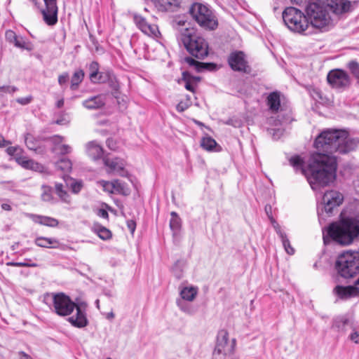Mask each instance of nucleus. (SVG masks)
Wrapping results in <instances>:
<instances>
[{"label":"nucleus","mask_w":359,"mask_h":359,"mask_svg":"<svg viewBox=\"0 0 359 359\" xmlns=\"http://www.w3.org/2000/svg\"><path fill=\"white\" fill-rule=\"evenodd\" d=\"M290 164L296 171H301L313 190H318L329 185L336 178V158L325 154L320 150L311 155L306 167H304V161L299 156L291 157Z\"/></svg>","instance_id":"f257e3e1"},{"label":"nucleus","mask_w":359,"mask_h":359,"mask_svg":"<svg viewBox=\"0 0 359 359\" xmlns=\"http://www.w3.org/2000/svg\"><path fill=\"white\" fill-rule=\"evenodd\" d=\"M352 10V4L348 0H316L306 7V18L311 28L327 29L332 25L329 11L339 15Z\"/></svg>","instance_id":"f03ea898"},{"label":"nucleus","mask_w":359,"mask_h":359,"mask_svg":"<svg viewBox=\"0 0 359 359\" xmlns=\"http://www.w3.org/2000/svg\"><path fill=\"white\" fill-rule=\"evenodd\" d=\"M358 144V140L348 137L344 130H327L322 132L316 137L314 147L325 154L332 156L334 152H350L354 150Z\"/></svg>","instance_id":"7ed1b4c3"},{"label":"nucleus","mask_w":359,"mask_h":359,"mask_svg":"<svg viewBox=\"0 0 359 359\" xmlns=\"http://www.w3.org/2000/svg\"><path fill=\"white\" fill-rule=\"evenodd\" d=\"M53 304L55 312L61 316L70 315L74 309L76 313L68 318V321L76 327L83 328L88 325V320L85 311L81 306L73 302L69 297L64 293H57L53 295Z\"/></svg>","instance_id":"20e7f679"},{"label":"nucleus","mask_w":359,"mask_h":359,"mask_svg":"<svg viewBox=\"0 0 359 359\" xmlns=\"http://www.w3.org/2000/svg\"><path fill=\"white\" fill-rule=\"evenodd\" d=\"M327 236L341 245H350L359 236V219L346 218L340 223H332L327 227Z\"/></svg>","instance_id":"39448f33"},{"label":"nucleus","mask_w":359,"mask_h":359,"mask_svg":"<svg viewBox=\"0 0 359 359\" xmlns=\"http://www.w3.org/2000/svg\"><path fill=\"white\" fill-rule=\"evenodd\" d=\"M177 39L187 52L197 59H203L208 55V44L205 39L191 29L186 28L179 32Z\"/></svg>","instance_id":"423d86ee"},{"label":"nucleus","mask_w":359,"mask_h":359,"mask_svg":"<svg viewBox=\"0 0 359 359\" xmlns=\"http://www.w3.org/2000/svg\"><path fill=\"white\" fill-rule=\"evenodd\" d=\"M334 268L341 277L346 279L353 278L359 273V252L346 251L340 254Z\"/></svg>","instance_id":"0eeeda50"},{"label":"nucleus","mask_w":359,"mask_h":359,"mask_svg":"<svg viewBox=\"0 0 359 359\" xmlns=\"http://www.w3.org/2000/svg\"><path fill=\"white\" fill-rule=\"evenodd\" d=\"M189 13L194 20L202 27L215 29L217 26L216 17L207 6L199 3L194 4Z\"/></svg>","instance_id":"6e6552de"},{"label":"nucleus","mask_w":359,"mask_h":359,"mask_svg":"<svg viewBox=\"0 0 359 359\" xmlns=\"http://www.w3.org/2000/svg\"><path fill=\"white\" fill-rule=\"evenodd\" d=\"M88 71V77L90 81L93 83H106L116 90V78L112 70L109 69H104L100 71V65L97 61H93L87 65Z\"/></svg>","instance_id":"1a4fd4ad"},{"label":"nucleus","mask_w":359,"mask_h":359,"mask_svg":"<svg viewBox=\"0 0 359 359\" xmlns=\"http://www.w3.org/2000/svg\"><path fill=\"white\" fill-rule=\"evenodd\" d=\"M236 340L229 341V334L226 330L219 331L217 344L212 353V359H229L234 351Z\"/></svg>","instance_id":"9d476101"},{"label":"nucleus","mask_w":359,"mask_h":359,"mask_svg":"<svg viewBox=\"0 0 359 359\" xmlns=\"http://www.w3.org/2000/svg\"><path fill=\"white\" fill-rule=\"evenodd\" d=\"M327 79L333 88H346L350 86L351 79L349 74L341 69H335L329 72Z\"/></svg>","instance_id":"9b49d317"},{"label":"nucleus","mask_w":359,"mask_h":359,"mask_svg":"<svg viewBox=\"0 0 359 359\" xmlns=\"http://www.w3.org/2000/svg\"><path fill=\"white\" fill-rule=\"evenodd\" d=\"M228 63L231 68L237 72L249 73L251 71L243 51L236 50L232 52L228 57Z\"/></svg>","instance_id":"f8f14e48"},{"label":"nucleus","mask_w":359,"mask_h":359,"mask_svg":"<svg viewBox=\"0 0 359 359\" xmlns=\"http://www.w3.org/2000/svg\"><path fill=\"white\" fill-rule=\"evenodd\" d=\"M343 196L337 191L331 190L324 194L323 202L326 213L330 216L332 214L334 208L339 206L343 201Z\"/></svg>","instance_id":"ddd939ff"},{"label":"nucleus","mask_w":359,"mask_h":359,"mask_svg":"<svg viewBox=\"0 0 359 359\" xmlns=\"http://www.w3.org/2000/svg\"><path fill=\"white\" fill-rule=\"evenodd\" d=\"M103 163L107 167L108 173H116L121 177L127 175V171L124 169L126 162L123 159L118 157L112 158L104 157Z\"/></svg>","instance_id":"4468645a"},{"label":"nucleus","mask_w":359,"mask_h":359,"mask_svg":"<svg viewBox=\"0 0 359 359\" xmlns=\"http://www.w3.org/2000/svg\"><path fill=\"white\" fill-rule=\"evenodd\" d=\"M46 8L41 10L43 20L48 25L57 22V6L56 0H43Z\"/></svg>","instance_id":"2eb2a0df"},{"label":"nucleus","mask_w":359,"mask_h":359,"mask_svg":"<svg viewBox=\"0 0 359 359\" xmlns=\"http://www.w3.org/2000/svg\"><path fill=\"white\" fill-rule=\"evenodd\" d=\"M183 61L198 72H217L220 67L219 65L216 63L198 62L191 57H184Z\"/></svg>","instance_id":"dca6fc26"},{"label":"nucleus","mask_w":359,"mask_h":359,"mask_svg":"<svg viewBox=\"0 0 359 359\" xmlns=\"http://www.w3.org/2000/svg\"><path fill=\"white\" fill-rule=\"evenodd\" d=\"M288 29L294 32L303 34L311 33V28L306 16L304 14L301 20H295L292 24L287 26Z\"/></svg>","instance_id":"f3484780"},{"label":"nucleus","mask_w":359,"mask_h":359,"mask_svg":"<svg viewBox=\"0 0 359 359\" xmlns=\"http://www.w3.org/2000/svg\"><path fill=\"white\" fill-rule=\"evenodd\" d=\"M133 20L136 26L147 35L155 34L157 27L155 25L149 24L146 19L140 15L135 14Z\"/></svg>","instance_id":"a211bd4d"},{"label":"nucleus","mask_w":359,"mask_h":359,"mask_svg":"<svg viewBox=\"0 0 359 359\" xmlns=\"http://www.w3.org/2000/svg\"><path fill=\"white\" fill-rule=\"evenodd\" d=\"M285 97L279 91H272L267 97L266 104L270 111L276 113L280 109L281 103L283 102Z\"/></svg>","instance_id":"6ab92c4d"},{"label":"nucleus","mask_w":359,"mask_h":359,"mask_svg":"<svg viewBox=\"0 0 359 359\" xmlns=\"http://www.w3.org/2000/svg\"><path fill=\"white\" fill-rule=\"evenodd\" d=\"M304 13H302L300 10L294 8V7H287L283 12V20L285 22V25L287 27L290 24H292L293 21L295 20H301L302 19V15Z\"/></svg>","instance_id":"aec40b11"},{"label":"nucleus","mask_w":359,"mask_h":359,"mask_svg":"<svg viewBox=\"0 0 359 359\" xmlns=\"http://www.w3.org/2000/svg\"><path fill=\"white\" fill-rule=\"evenodd\" d=\"M106 102V96L100 94L93 96L83 102V105L88 109H97L104 105Z\"/></svg>","instance_id":"412c9836"},{"label":"nucleus","mask_w":359,"mask_h":359,"mask_svg":"<svg viewBox=\"0 0 359 359\" xmlns=\"http://www.w3.org/2000/svg\"><path fill=\"white\" fill-rule=\"evenodd\" d=\"M17 163L26 169H29L36 172H42L45 168L43 165L34 161L32 159H27L25 157L17 158Z\"/></svg>","instance_id":"4be33fe9"},{"label":"nucleus","mask_w":359,"mask_h":359,"mask_svg":"<svg viewBox=\"0 0 359 359\" xmlns=\"http://www.w3.org/2000/svg\"><path fill=\"white\" fill-rule=\"evenodd\" d=\"M180 5V0H156V6L161 11H174Z\"/></svg>","instance_id":"5701e85b"},{"label":"nucleus","mask_w":359,"mask_h":359,"mask_svg":"<svg viewBox=\"0 0 359 359\" xmlns=\"http://www.w3.org/2000/svg\"><path fill=\"white\" fill-rule=\"evenodd\" d=\"M86 151L88 155L93 159L96 160L102 157L103 149L95 141H92L86 144Z\"/></svg>","instance_id":"b1692460"},{"label":"nucleus","mask_w":359,"mask_h":359,"mask_svg":"<svg viewBox=\"0 0 359 359\" xmlns=\"http://www.w3.org/2000/svg\"><path fill=\"white\" fill-rule=\"evenodd\" d=\"M201 147L208 151H220L222 147L210 136L203 137L201 140Z\"/></svg>","instance_id":"393cba45"},{"label":"nucleus","mask_w":359,"mask_h":359,"mask_svg":"<svg viewBox=\"0 0 359 359\" xmlns=\"http://www.w3.org/2000/svg\"><path fill=\"white\" fill-rule=\"evenodd\" d=\"M200 78L197 76H192L187 72L182 73V78L179 81V83H183L187 90H194L197 86L196 84L200 81Z\"/></svg>","instance_id":"a878e982"},{"label":"nucleus","mask_w":359,"mask_h":359,"mask_svg":"<svg viewBox=\"0 0 359 359\" xmlns=\"http://www.w3.org/2000/svg\"><path fill=\"white\" fill-rule=\"evenodd\" d=\"M30 217L35 223H38L50 227L57 226L59 224L58 221L56 219L50 217L41 216L37 215H31Z\"/></svg>","instance_id":"bb28decb"},{"label":"nucleus","mask_w":359,"mask_h":359,"mask_svg":"<svg viewBox=\"0 0 359 359\" xmlns=\"http://www.w3.org/2000/svg\"><path fill=\"white\" fill-rule=\"evenodd\" d=\"M170 228L173 235H177L182 228V219L176 212H170Z\"/></svg>","instance_id":"cd10ccee"},{"label":"nucleus","mask_w":359,"mask_h":359,"mask_svg":"<svg viewBox=\"0 0 359 359\" xmlns=\"http://www.w3.org/2000/svg\"><path fill=\"white\" fill-rule=\"evenodd\" d=\"M326 91H311V96L320 104L326 105L332 102L331 96L325 94Z\"/></svg>","instance_id":"c85d7f7f"},{"label":"nucleus","mask_w":359,"mask_h":359,"mask_svg":"<svg viewBox=\"0 0 359 359\" xmlns=\"http://www.w3.org/2000/svg\"><path fill=\"white\" fill-rule=\"evenodd\" d=\"M13 44L22 50L31 51L34 49V46L29 40L22 36L18 35L16 39L13 42Z\"/></svg>","instance_id":"c756f323"},{"label":"nucleus","mask_w":359,"mask_h":359,"mask_svg":"<svg viewBox=\"0 0 359 359\" xmlns=\"http://www.w3.org/2000/svg\"><path fill=\"white\" fill-rule=\"evenodd\" d=\"M84 76L85 72L82 69L79 68L76 69L70 79L71 88H78L79 84L83 81Z\"/></svg>","instance_id":"7c9ffc66"},{"label":"nucleus","mask_w":359,"mask_h":359,"mask_svg":"<svg viewBox=\"0 0 359 359\" xmlns=\"http://www.w3.org/2000/svg\"><path fill=\"white\" fill-rule=\"evenodd\" d=\"M93 230L102 240L106 241L111 238V231L104 226L95 224Z\"/></svg>","instance_id":"2f4dec72"},{"label":"nucleus","mask_w":359,"mask_h":359,"mask_svg":"<svg viewBox=\"0 0 359 359\" xmlns=\"http://www.w3.org/2000/svg\"><path fill=\"white\" fill-rule=\"evenodd\" d=\"M355 290V288L353 286L344 287L341 285H337L334 291L340 298H347L353 294Z\"/></svg>","instance_id":"473e14b6"},{"label":"nucleus","mask_w":359,"mask_h":359,"mask_svg":"<svg viewBox=\"0 0 359 359\" xmlns=\"http://www.w3.org/2000/svg\"><path fill=\"white\" fill-rule=\"evenodd\" d=\"M349 323V320L346 316H339L333 320L332 329L337 330L338 332H345L346 327Z\"/></svg>","instance_id":"72a5a7b5"},{"label":"nucleus","mask_w":359,"mask_h":359,"mask_svg":"<svg viewBox=\"0 0 359 359\" xmlns=\"http://www.w3.org/2000/svg\"><path fill=\"white\" fill-rule=\"evenodd\" d=\"M111 95L113 99L118 104L120 110H123L126 108V104L128 102V97L121 94V91H112Z\"/></svg>","instance_id":"f704fd0d"},{"label":"nucleus","mask_w":359,"mask_h":359,"mask_svg":"<svg viewBox=\"0 0 359 359\" xmlns=\"http://www.w3.org/2000/svg\"><path fill=\"white\" fill-rule=\"evenodd\" d=\"M197 294V289L194 287H184L182 290L180 295L182 298L187 301H193Z\"/></svg>","instance_id":"c9c22d12"},{"label":"nucleus","mask_w":359,"mask_h":359,"mask_svg":"<svg viewBox=\"0 0 359 359\" xmlns=\"http://www.w3.org/2000/svg\"><path fill=\"white\" fill-rule=\"evenodd\" d=\"M105 185L111 186L114 189L124 195L128 194V190H126V184L119 180H113L111 183L105 182L103 186L105 187Z\"/></svg>","instance_id":"e433bc0d"},{"label":"nucleus","mask_w":359,"mask_h":359,"mask_svg":"<svg viewBox=\"0 0 359 359\" xmlns=\"http://www.w3.org/2000/svg\"><path fill=\"white\" fill-rule=\"evenodd\" d=\"M57 243L58 242L57 240L46 237H38L35 240V244L37 246L42 248H51L50 245Z\"/></svg>","instance_id":"4c0bfd02"},{"label":"nucleus","mask_w":359,"mask_h":359,"mask_svg":"<svg viewBox=\"0 0 359 359\" xmlns=\"http://www.w3.org/2000/svg\"><path fill=\"white\" fill-rule=\"evenodd\" d=\"M185 266V262L184 261H177L173 267L172 273L176 278L181 279L183 277L184 268Z\"/></svg>","instance_id":"58836bf2"},{"label":"nucleus","mask_w":359,"mask_h":359,"mask_svg":"<svg viewBox=\"0 0 359 359\" xmlns=\"http://www.w3.org/2000/svg\"><path fill=\"white\" fill-rule=\"evenodd\" d=\"M57 170L67 172L72 170V163L68 158H62L55 163Z\"/></svg>","instance_id":"ea45409f"},{"label":"nucleus","mask_w":359,"mask_h":359,"mask_svg":"<svg viewBox=\"0 0 359 359\" xmlns=\"http://www.w3.org/2000/svg\"><path fill=\"white\" fill-rule=\"evenodd\" d=\"M72 151V148L70 146L67 145V144H60V145H57L56 147H52V151L53 153H55L57 154H62V155H64V154H69Z\"/></svg>","instance_id":"a19ab883"},{"label":"nucleus","mask_w":359,"mask_h":359,"mask_svg":"<svg viewBox=\"0 0 359 359\" xmlns=\"http://www.w3.org/2000/svg\"><path fill=\"white\" fill-rule=\"evenodd\" d=\"M41 199L43 201L49 202L52 200V188L49 186L43 185L41 187Z\"/></svg>","instance_id":"79ce46f5"},{"label":"nucleus","mask_w":359,"mask_h":359,"mask_svg":"<svg viewBox=\"0 0 359 359\" xmlns=\"http://www.w3.org/2000/svg\"><path fill=\"white\" fill-rule=\"evenodd\" d=\"M347 67L351 74L359 79V63L356 60H351L347 64Z\"/></svg>","instance_id":"37998d69"},{"label":"nucleus","mask_w":359,"mask_h":359,"mask_svg":"<svg viewBox=\"0 0 359 359\" xmlns=\"http://www.w3.org/2000/svg\"><path fill=\"white\" fill-rule=\"evenodd\" d=\"M280 240L282 241L283 245L284 247V249L285 252L288 255H293L294 253V249L291 246L290 242L289 239L287 238V235H282Z\"/></svg>","instance_id":"c03bdc74"},{"label":"nucleus","mask_w":359,"mask_h":359,"mask_svg":"<svg viewBox=\"0 0 359 359\" xmlns=\"http://www.w3.org/2000/svg\"><path fill=\"white\" fill-rule=\"evenodd\" d=\"M22 149L20 147H9L6 149V152L9 156H15V159L17 158L22 157L20 155L22 154Z\"/></svg>","instance_id":"a18cd8bd"},{"label":"nucleus","mask_w":359,"mask_h":359,"mask_svg":"<svg viewBox=\"0 0 359 359\" xmlns=\"http://www.w3.org/2000/svg\"><path fill=\"white\" fill-rule=\"evenodd\" d=\"M191 104V101L189 97H187L186 101H180L176 107L177 110L179 112H182L189 108Z\"/></svg>","instance_id":"49530a36"},{"label":"nucleus","mask_w":359,"mask_h":359,"mask_svg":"<svg viewBox=\"0 0 359 359\" xmlns=\"http://www.w3.org/2000/svg\"><path fill=\"white\" fill-rule=\"evenodd\" d=\"M55 191L59 197L65 201H67V198L69 196L67 193L63 190V185L62 184H55Z\"/></svg>","instance_id":"de8ad7c7"},{"label":"nucleus","mask_w":359,"mask_h":359,"mask_svg":"<svg viewBox=\"0 0 359 359\" xmlns=\"http://www.w3.org/2000/svg\"><path fill=\"white\" fill-rule=\"evenodd\" d=\"M8 266H25V267H36L38 264L34 262H8L7 264Z\"/></svg>","instance_id":"09e8293b"},{"label":"nucleus","mask_w":359,"mask_h":359,"mask_svg":"<svg viewBox=\"0 0 359 359\" xmlns=\"http://www.w3.org/2000/svg\"><path fill=\"white\" fill-rule=\"evenodd\" d=\"M71 189L74 194H78L80 192L83 187L82 181H73L71 184Z\"/></svg>","instance_id":"8fccbe9b"},{"label":"nucleus","mask_w":359,"mask_h":359,"mask_svg":"<svg viewBox=\"0 0 359 359\" xmlns=\"http://www.w3.org/2000/svg\"><path fill=\"white\" fill-rule=\"evenodd\" d=\"M25 144L27 145V147H28L29 149L30 150H36V147H35V143L34 142V138L33 137L29 135V134H27L26 136H25Z\"/></svg>","instance_id":"3c124183"},{"label":"nucleus","mask_w":359,"mask_h":359,"mask_svg":"<svg viewBox=\"0 0 359 359\" xmlns=\"http://www.w3.org/2000/svg\"><path fill=\"white\" fill-rule=\"evenodd\" d=\"M269 219L273 224V228L276 230V232L278 234L280 238L282 235H286L285 232L281 230L280 226L275 221L272 216H269Z\"/></svg>","instance_id":"603ef678"},{"label":"nucleus","mask_w":359,"mask_h":359,"mask_svg":"<svg viewBox=\"0 0 359 359\" xmlns=\"http://www.w3.org/2000/svg\"><path fill=\"white\" fill-rule=\"evenodd\" d=\"M6 39L10 43H13V42L16 39L18 35L13 30H7L5 34Z\"/></svg>","instance_id":"864d4df0"},{"label":"nucleus","mask_w":359,"mask_h":359,"mask_svg":"<svg viewBox=\"0 0 359 359\" xmlns=\"http://www.w3.org/2000/svg\"><path fill=\"white\" fill-rule=\"evenodd\" d=\"M69 79V74L67 72H65L58 76V82L62 87L67 84Z\"/></svg>","instance_id":"5fc2aeb1"},{"label":"nucleus","mask_w":359,"mask_h":359,"mask_svg":"<svg viewBox=\"0 0 359 359\" xmlns=\"http://www.w3.org/2000/svg\"><path fill=\"white\" fill-rule=\"evenodd\" d=\"M32 98V95H29L25 97L17 98L16 102L22 105H26L31 102Z\"/></svg>","instance_id":"6e6d98bb"},{"label":"nucleus","mask_w":359,"mask_h":359,"mask_svg":"<svg viewBox=\"0 0 359 359\" xmlns=\"http://www.w3.org/2000/svg\"><path fill=\"white\" fill-rule=\"evenodd\" d=\"M271 134L273 135V137L275 139V140H278L279 138H280V137L283 136V130L281 129V128H274V129H271Z\"/></svg>","instance_id":"4d7b16f0"},{"label":"nucleus","mask_w":359,"mask_h":359,"mask_svg":"<svg viewBox=\"0 0 359 359\" xmlns=\"http://www.w3.org/2000/svg\"><path fill=\"white\" fill-rule=\"evenodd\" d=\"M63 137L60 135H54L50 138V140L53 144V147H56L62 144L63 141Z\"/></svg>","instance_id":"13d9d810"},{"label":"nucleus","mask_w":359,"mask_h":359,"mask_svg":"<svg viewBox=\"0 0 359 359\" xmlns=\"http://www.w3.org/2000/svg\"><path fill=\"white\" fill-rule=\"evenodd\" d=\"M106 144L111 150H116L117 148L116 142L112 138H108L106 141Z\"/></svg>","instance_id":"bf43d9fd"},{"label":"nucleus","mask_w":359,"mask_h":359,"mask_svg":"<svg viewBox=\"0 0 359 359\" xmlns=\"http://www.w3.org/2000/svg\"><path fill=\"white\" fill-rule=\"evenodd\" d=\"M97 215L100 217H102L103 219H108L109 218V214L107 211L104 209L100 208L97 210Z\"/></svg>","instance_id":"052dcab7"},{"label":"nucleus","mask_w":359,"mask_h":359,"mask_svg":"<svg viewBox=\"0 0 359 359\" xmlns=\"http://www.w3.org/2000/svg\"><path fill=\"white\" fill-rule=\"evenodd\" d=\"M127 226L130 231L131 233H133L136 228V223L133 220H128L127 222Z\"/></svg>","instance_id":"680f3d73"},{"label":"nucleus","mask_w":359,"mask_h":359,"mask_svg":"<svg viewBox=\"0 0 359 359\" xmlns=\"http://www.w3.org/2000/svg\"><path fill=\"white\" fill-rule=\"evenodd\" d=\"M350 339H351V340L354 341L355 344H358L359 343V333L358 332H355L352 333L350 335Z\"/></svg>","instance_id":"e2e57ef3"},{"label":"nucleus","mask_w":359,"mask_h":359,"mask_svg":"<svg viewBox=\"0 0 359 359\" xmlns=\"http://www.w3.org/2000/svg\"><path fill=\"white\" fill-rule=\"evenodd\" d=\"M19 359H32V357L24 351L18 352Z\"/></svg>","instance_id":"0e129e2a"},{"label":"nucleus","mask_w":359,"mask_h":359,"mask_svg":"<svg viewBox=\"0 0 359 359\" xmlns=\"http://www.w3.org/2000/svg\"><path fill=\"white\" fill-rule=\"evenodd\" d=\"M265 211L266 212V215H268V217H269V216H272V213H271V206L269 205H266L265 206Z\"/></svg>","instance_id":"69168bd1"},{"label":"nucleus","mask_w":359,"mask_h":359,"mask_svg":"<svg viewBox=\"0 0 359 359\" xmlns=\"http://www.w3.org/2000/svg\"><path fill=\"white\" fill-rule=\"evenodd\" d=\"M1 208L4 210H7V211L11 210V206L8 203H2Z\"/></svg>","instance_id":"338daca9"},{"label":"nucleus","mask_w":359,"mask_h":359,"mask_svg":"<svg viewBox=\"0 0 359 359\" xmlns=\"http://www.w3.org/2000/svg\"><path fill=\"white\" fill-rule=\"evenodd\" d=\"M64 104V100L63 99H60L59 100L57 103H56V106L57 108H60L63 106Z\"/></svg>","instance_id":"774afa93"}]
</instances>
